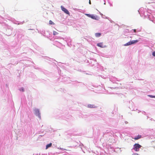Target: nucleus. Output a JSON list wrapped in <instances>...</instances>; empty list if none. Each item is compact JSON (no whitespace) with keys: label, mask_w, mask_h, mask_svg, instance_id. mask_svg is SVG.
<instances>
[{"label":"nucleus","mask_w":155,"mask_h":155,"mask_svg":"<svg viewBox=\"0 0 155 155\" xmlns=\"http://www.w3.org/2000/svg\"><path fill=\"white\" fill-rule=\"evenodd\" d=\"M133 149L136 151H139V149L141 147V146L138 143H135Z\"/></svg>","instance_id":"obj_1"},{"label":"nucleus","mask_w":155,"mask_h":155,"mask_svg":"<svg viewBox=\"0 0 155 155\" xmlns=\"http://www.w3.org/2000/svg\"><path fill=\"white\" fill-rule=\"evenodd\" d=\"M61 10L64 11L65 13L66 14L69 15L70 13L68 10L66 8H64V7H63L62 6H61Z\"/></svg>","instance_id":"obj_2"},{"label":"nucleus","mask_w":155,"mask_h":155,"mask_svg":"<svg viewBox=\"0 0 155 155\" xmlns=\"http://www.w3.org/2000/svg\"><path fill=\"white\" fill-rule=\"evenodd\" d=\"M97 45L99 47L101 48H105L106 47L105 45H104L103 43L101 42L97 44Z\"/></svg>","instance_id":"obj_3"},{"label":"nucleus","mask_w":155,"mask_h":155,"mask_svg":"<svg viewBox=\"0 0 155 155\" xmlns=\"http://www.w3.org/2000/svg\"><path fill=\"white\" fill-rule=\"evenodd\" d=\"M86 15L88 17H90L93 19H96L97 18V16H95L93 15H90L89 14H86Z\"/></svg>","instance_id":"obj_4"},{"label":"nucleus","mask_w":155,"mask_h":155,"mask_svg":"<svg viewBox=\"0 0 155 155\" xmlns=\"http://www.w3.org/2000/svg\"><path fill=\"white\" fill-rule=\"evenodd\" d=\"M35 114L38 116V117L40 118H41V116H40V113L39 112V110L38 109H36L35 110Z\"/></svg>","instance_id":"obj_5"},{"label":"nucleus","mask_w":155,"mask_h":155,"mask_svg":"<svg viewBox=\"0 0 155 155\" xmlns=\"http://www.w3.org/2000/svg\"><path fill=\"white\" fill-rule=\"evenodd\" d=\"M87 107L89 108H96L97 106L94 104H89L87 105Z\"/></svg>","instance_id":"obj_6"},{"label":"nucleus","mask_w":155,"mask_h":155,"mask_svg":"<svg viewBox=\"0 0 155 155\" xmlns=\"http://www.w3.org/2000/svg\"><path fill=\"white\" fill-rule=\"evenodd\" d=\"M141 138V136L140 135H138L134 138H133V139H134L135 140H138L139 139H140Z\"/></svg>","instance_id":"obj_7"},{"label":"nucleus","mask_w":155,"mask_h":155,"mask_svg":"<svg viewBox=\"0 0 155 155\" xmlns=\"http://www.w3.org/2000/svg\"><path fill=\"white\" fill-rule=\"evenodd\" d=\"M52 145V143H50L49 144H48L46 145V149H47L48 148L50 147Z\"/></svg>","instance_id":"obj_8"},{"label":"nucleus","mask_w":155,"mask_h":155,"mask_svg":"<svg viewBox=\"0 0 155 155\" xmlns=\"http://www.w3.org/2000/svg\"><path fill=\"white\" fill-rule=\"evenodd\" d=\"M138 40H133V41H130V42H131L132 44H135V43H137V42H138Z\"/></svg>","instance_id":"obj_9"},{"label":"nucleus","mask_w":155,"mask_h":155,"mask_svg":"<svg viewBox=\"0 0 155 155\" xmlns=\"http://www.w3.org/2000/svg\"><path fill=\"white\" fill-rule=\"evenodd\" d=\"M101 33H97L95 34V35L96 37H99L101 35Z\"/></svg>","instance_id":"obj_10"},{"label":"nucleus","mask_w":155,"mask_h":155,"mask_svg":"<svg viewBox=\"0 0 155 155\" xmlns=\"http://www.w3.org/2000/svg\"><path fill=\"white\" fill-rule=\"evenodd\" d=\"M132 45L131 43L130 42V41L129 42H128L126 44H125L124 45V46H126L129 45Z\"/></svg>","instance_id":"obj_11"},{"label":"nucleus","mask_w":155,"mask_h":155,"mask_svg":"<svg viewBox=\"0 0 155 155\" xmlns=\"http://www.w3.org/2000/svg\"><path fill=\"white\" fill-rule=\"evenodd\" d=\"M58 34V33L57 32L54 31L53 32V34L54 35H57Z\"/></svg>","instance_id":"obj_12"},{"label":"nucleus","mask_w":155,"mask_h":155,"mask_svg":"<svg viewBox=\"0 0 155 155\" xmlns=\"http://www.w3.org/2000/svg\"><path fill=\"white\" fill-rule=\"evenodd\" d=\"M49 24L50 25H54V23L52 22L51 20H50L49 21Z\"/></svg>","instance_id":"obj_13"},{"label":"nucleus","mask_w":155,"mask_h":155,"mask_svg":"<svg viewBox=\"0 0 155 155\" xmlns=\"http://www.w3.org/2000/svg\"><path fill=\"white\" fill-rule=\"evenodd\" d=\"M20 90L21 91H24V90L23 88V87H22V88H21L20 89Z\"/></svg>","instance_id":"obj_14"},{"label":"nucleus","mask_w":155,"mask_h":155,"mask_svg":"<svg viewBox=\"0 0 155 155\" xmlns=\"http://www.w3.org/2000/svg\"><path fill=\"white\" fill-rule=\"evenodd\" d=\"M148 96H149L151 98H155V96H153L152 95H149Z\"/></svg>","instance_id":"obj_15"},{"label":"nucleus","mask_w":155,"mask_h":155,"mask_svg":"<svg viewBox=\"0 0 155 155\" xmlns=\"http://www.w3.org/2000/svg\"><path fill=\"white\" fill-rule=\"evenodd\" d=\"M152 55L153 56L155 57V51L153 52L152 53Z\"/></svg>","instance_id":"obj_16"},{"label":"nucleus","mask_w":155,"mask_h":155,"mask_svg":"<svg viewBox=\"0 0 155 155\" xmlns=\"http://www.w3.org/2000/svg\"><path fill=\"white\" fill-rule=\"evenodd\" d=\"M133 30L134 32H136V29H134Z\"/></svg>","instance_id":"obj_17"},{"label":"nucleus","mask_w":155,"mask_h":155,"mask_svg":"<svg viewBox=\"0 0 155 155\" xmlns=\"http://www.w3.org/2000/svg\"><path fill=\"white\" fill-rule=\"evenodd\" d=\"M89 4H91V0H89Z\"/></svg>","instance_id":"obj_18"},{"label":"nucleus","mask_w":155,"mask_h":155,"mask_svg":"<svg viewBox=\"0 0 155 155\" xmlns=\"http://www.w3.org/2000/svg\"><path fill=\"white\" fill-rule=\"evenodd\" d=\"M60 149H61L62 150H63V149L62 148H60Z\"/></svg>","instance_id":"obj_19"}]
</instances>
